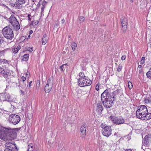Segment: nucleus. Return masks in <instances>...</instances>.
Wrapping results in <instances>:
<instances>
[{"label": "nucleus", "mask_w": 151, "mask_h": 151, "mask_svg": "<svg viewBox=\"0 0 151 151\" xmlns=\"http://www.w3.org/2000/svg\"><path fill=\"white\" fill-rule=\"evenodd\" d=\"M78 85L81 87L89 86L91 83V81L87 77L80 78L78 81Z\"/></svg>", "instance_id": "20e7f679"}, {"label": "nucleus", "mask_w": 151, "mask_h": 151, "mask_svg": "<svg viewBox=\"0 0 151 151\" xmlns=\"http://www.w3.org/2000/svg\"><path fill=\"white\" fill-rule=\"evenodd\" d=\"M115 99H111L110 100L107 99L105 100V101H104H104H101L103 105L105 107L109 108L113 105L114 103L113 101Z\"/></svg>", "instance_id": "9b49d317"}, {"label": "nucleus", "mask_w": 151, "mask_h": 151, "mask_svg": "<svg viewBox=\"0 0 151 151\" xmlns=\"http://www.w3.org/2000/svg\"><path fill=\"white\" fill-rule=\"evenodd\" d=\"M33 31L32 30H30L29 31V34L30 35L33 33Z\"/></svg>", "instance_id": "5fc2aeb1"}, {"label": "nucleus", "mask_w": 151, "mask_h": 151, "mask_svg": "<svg viewBox=\"0 0 151 151\" xmlns=\"http://www.w3.org/2000/svg\"><path fill=\"white\" fill-rule=\"evenodd\" d=\"M131 1H132V2H133V0H131Z\"/></svg>", "instance_id": "774afa93"}, {"label": "nucleus", "mask_w": 151, "mask_h": 151, "mask_svg": "<svg viewBox=\"0 0 151 151\" xmlns=\"http://www.w3.org/2000/svg\"><path fill=\"white\" fill-rule=\"evenodd\" d=\"M146 75L148 78L150 79L151 78V68H150L147 73Z\"/></svg>", "instance_id": "bb28decb"}, {"label": "nucleus", "mask_w": 151, "mask_h": 151, "mask_svg": "<svg viewBox=\"0 0 151 151\" xmlns=\"http://www.w3.org/2000/svg\"><path fill=\"white\" fill-rule=\"evenodd\" d=\"M20 120L19 115L13 114L10 115L8 120L10 124L15 125L19 122Z\"/></svg>", "instance_id": "39448f33"}, {"label": "nucleus", "mask_w": 151, "mask_h": 151, "mask_svg": "<svg viewBox=\"0 0 151 151\" xmlns=\"http://www.w3.org/2000/svg\"><path fill=\"white\" fill-rule=\"evenodd\" d=\"M33 150V146L32 144H29L28 146L27 151H32Z\"/></svg>", "instance_id": "cd10ccee"}, {"label": "nucleus", "mask_w": 151, "mask_h": 151, "mask_svg": "<svg viewBox=\"0 0 151 151\" xmlns=\"http://www.w3.org/2000/svg\"><path fill=\"white\" fill-rule=\"evenodd\" d=\"M124 151H132L131 149H128Z\"/></svg>", "instance_id": "6e6d98bb"}, {"label": "nucleus", "mask_w": 151, "mask_h": 151, "mask_svg": "<svg viewBox=\"0 0 151 151\" xmlns=\"http://www.w3.org/2000/svg\"><path fill=\"white\" fill-rule=\"evenodd\" d=\"M71 55H73V57L75 56V54L74 53H73V54H71Z\"/></svg>", "instance_id": "052dcab7"}, {"label": "nucleus", "mask_w": 151, "mask_h": 151, "mask_svg": "<svg viewBox=\"0 0 151 151\" xmlns=\"http://www.w3.org/2000/svg\"><path fill=\"white\" fill-rule=\"evenodd\" d=\"M21 80H22V83H24V81H25L26 80V78H25V77H24V76H22L21 77Z\"/></svg>", "instance_id": "ea45409f"}, {"label": "nucleus", "mask_w": 151, "mask_h": 151, "mask_svg": "<svg viewBox=\"0 0 151 151\" xmlns=\"http://www.w3.org/2000/svg\"><path fill=\"white\" fill-rule=\"evenodd\" d=\"M2 62H3L4 63H7L8 61L6 60H3Z\"/></svg>", "instance_id": "3c124183"}, {"label": "nucleus", "mask_w": 151, "mask_h": 151, "mask_svg": "<svg viewBox=\"0 0 151 151\" xmlns=\"http://www.w3.org/2000/svg\"><path fill=\"white\" fill-rule=\"evenodd\" d=\"M0 73L1 75L4 77L6 79H9L12 76L11 73L8 70H5L1 67H0Z\"/></svg>", "instance_id": "6e6552de"}, {"label": "nucleus", "mask_w": 151, "mask_h": 151, "mask_svg": "<svg viewBox=\"0 0 151 151\" xmlns=\"http://www.w3.org/2000/svg\"><path fill=\"white\" fill-rule=\"evenodd\" d=\"M28 17V20L30 21L31 20V17L32 16L31 15L29 14H28L27 16Z\"/></svg>", "instance_id": "a19ab883"}, {"label": "nucleus", "mask_w": 151, "mask_h": 151, "mask_svg": "<svg viewBox=\"0 0 151 151\" xmlns=\"http://www.w3.org/2000/svg\"><path fill=\"white\" fill-rule=\"evenodd\" d=\"M23 84H24V85H22L21 86V87H20L22 89H23V88H24L25 87V86H26L25 84H24V83Z\"/></svg>", "instance_id": "49530a36"}, {"label": "nucleus", "mask_w": 151, "mask_h": 151, "mask_svg": "<svg viewBox=\"0 0 151 151\" xmlns=\"http://www.w3.org/2000/svg\"><path fill=\"white\" fill-rule=\"evenodd\" d=\"M151 142V135L148 134L146 135L143 139L142 148H143L144 146H147Z\"/></svg>", "instance_id": "9d476101"}, {"label": "nucleus", "mask_w": 151, "mask_h": 151, "mask_svg": "<svg viewBox=\"0 0 151 151\" xmlns=\"http://www.w3.org/2000/svg\"><path fill=\"white\" fill-rule=\"evenodd\" d=\"M79 76L80 78H84L85 77H87L85 76V75L83 72H80L79 73Z\"/></svg>", "instance_id": "2f4dec72"}, {"label": "nucleus", "mask_w": 151, "mask_h": 151, "mask_svg": "<svg viewBox=\"0 0 151 151\" xmlns=\"http://www.w3.org/2000/svg\"><path fill=\"white\" fill-rule=\"evenodd\" d=\"M128 86L129 89H131L132 88L133 86L131 82H128Z\"/></svg>", "instance_id": "f704fd0d"}, {"label": "nucleus", "mask_w": 151, "mask_h": 151, "mask_svg": "<svg viewBox=\"0 0 151 151\" xmlns=\"http://www.w3.org/2000/svg\"><path fill=\"white\" fill-rule=\"evenodd\" d=\"M2 33L4 36L8 39L12 40L14 37L12 30L9 26L5 27L3 29Z\"/></svg>", "instance_id": "7ed1b4c3"}, {"label": "nucleus", "mask_w": 151, "mask_h": 151, "mask_svg": "<svg viewBox=\"0 0 151 151\" xmlns=\"http://www.w3.org/2000/svg\"><path fill=\"white\" fill-rule=\"evenodd\" d=\"M101 127L102 128H103V129H104L106 127H109V126H106V124H102L101 125Z\"/></svg>", "instance_id": "4c0bfd02"}, {"label": "nucleus", "mask_w": 151, "mask_h": 151, "mask_svg": "<svg viewBox=\"0 0 151 151\" xmlns=\"http://www.w3.org/2000/svg\"><path fill=\"white\" fill-rule=\"evenodd\" d=\"M80 131L81 132V137L82 138H83L85 137L86 135V127L85 124H83L81 127Z\"/></svg>", "instance_id": "4468645a"}, {"label": "nucleus", "mask_w": 151, "mask_h": 151, "mask_svg": "<svg viewBox=\"0 0 151 151\" xmlns=\"http://www.w3.org/2000/svg\"><path fill=\"white\" fill-rule=\"evenodd\" d=\"M65 22V20L64 19H63L62 20V21H61V22H62V24H63Z\"/></svg>", "instance_id": "603ef678"}, {"label": "nucleus", "mask_w": 151, "mask_h": 151, "mask_svg": "<svg viewBox=\"0 0 151 151\" xmlns=\"http://www.w3.org/2000/svg\"><path fill=\"white\" fill-rule=\"evenodd\" d=\"M1 40L0 39V44H1Z\"/></svg>", "instance_id": "e2e57ef3"}, {"label": "nucleus", "mask_w": 151, "mask_h": 151, "mask_svg": "<svg viewBox=\"0 0 151 151\" xmlns=\"http://www.w3.org/2000/svg\"><path fill=\"white\" fill-rule=\"evenodd\" d=\"M144 101L145 102V103L147 104L151 103V100L150 99H149L147 98L145 99Z\"/></svg>", "instance_id": "c85d7f7f"}, {"label": "nucleus", "mask_w": 151, "mask_h": 151, "mask_svg": "<svg viewBox=\"0 0 151 151\" xmlns=\"http://www.w3.org/2000/svg\"><path fill=\"white\" fill-rule=\"evenodd\" d=\"M21 47L20 45H18L17 47L16 48L17 49V50L18 51L20 49Z\"/></svg>", "instance_id": "09e8293b"}, {"label": "nucleus", "mask_w": 151, "mask_h": 151, "mask_svg": "<svg viewBox=\"0 0 151 151\" xmlns=\"http://www.w3.org/2000/svg\"><path fill=\"white\" fill-rule=\"evenodd\" d=\"M151 119V113H146V114H145V115L144 116V117L143 119H145L146 120H149Z\"/></svg>", "instance_id": "4be33fe9"}, {"label": "nucleus", "mask_w": 151, "mask_h": 151, "mask_svg": "<svg viewBox=\"0 0 151 151\" xmlns=\"http://www.w3.org/2000/svg\"><path fill=\"white\" fill-rule=\"evenodd\" d=\"M30 37V35H29L28 36V38H29Z\"/></svg>", "instance_id": "69168bd1"}, {"label": "nucleus", "mask_w": 151, "mask_h": 151, "mask_svg": "<svg viewBox=\"0 0 151 151\" xmlns=\"http://www.w3.org/2000/svg\"><path fill=\"white\" fill-rule=\"evenodd\" d=\"M77 46V44L75 42H73L71 44V47L73 50H75Z\"/></svg>", "instance_id": "5701e85b"}, {"label": "nucleus", "mask_w": 151, "mask_h": 151, "mask_svg": "<svg viewBox=\"0 0 151 151\" xmlns=\"http://www.w3.org/2000/svg\"><path fill=\"white\" fill-rule=\"evenodd\" d=\"M45 7V6L44 5H43L41 8L42 12L44 11V9Z\"/></svg>", "instance_id": "c03bdc74"}, {"label": "nucleus", "mask_w": 151, "mask_h": 151, "mask_svg": "<svg viewBox=\"0 0 151 151\" xmlns=\"http://www.w3.org/2000/svg\"><path fill=\"white\" fill-rule=\"evenodd\" d=\"M115 93L114 91L111 93L108 89H106L101 94V101H104V100L115 99Z\"/></svg>", "instance_id": "f03ea898"}, {"label": "nucleus", "mask_w": 151, "mask_h": 151, "mask_svg": "<svg viewBox=\"0 0 151 151\" xmlns=\"http://www.w3.org/2000/svg\"><path fill=\"white\" fill-rule=\"evenodd\" d=\"M58 21H56L55 23V24L54 25V27H58Z\"/></svg>", "instance_id": "37998d69"}, {"label": "nucleus", "mask_w": 151, "mask_h": 151, "mask_svg": "<svg viewBox=\"0 0 151 151\" xmlns=\"http://www.w3.org/2000/svg\"><path fill=\"white\" fill-rule=\"evenodd\" d=\"M14 83L15 85H16L19 88H20L21 86L20 84H21L19 83V84H18V83Z\"/></svg>", "instance_id": "a18cd8bd"}, {"label": "nucleus", "mask_w": 151, "mask_h": 151, "mask_svg": "<svg viewBox=\"0 0 151 151\" xmlns=\"http://www.w3.org/2000/svg\"><path fill=\"white\" fill-rule=\"evenodd\" d=\"M150 47H151V42L150 43Z\"/></svg>", "instance_id": "0e129e2a"}, {"label": "nucleus", "mask_w": 151, "mask_h": 151, "mask_svg": "<svg viewBox=\"0 0 151 151\" xmlns=\"http://www.w3.org/2000/svg\"><path fill=\"white\" fill-rule=\"evenodd\" d=\"M103 109L102 105L100 101H99L97 103L96 108V110L99 113H100L103 111Z\"/></svg>", "instance_id": "dca6fc26"}, {"label": "nucleus", "mask_w": 151, "mask_h": 151, "mask_svg": "<svg viewBox=\"0 0 151 151\" xmlns=\"http://www.w3.org/2000/svg\"><path fill=\"white\" fill-rule=\"evenodd\" d=\"M122 65L121 64H119L117 68V71L118 72H120L121 71L122 69Z\"/></svg>", "instance_id": "e433bc0d"}, {"label": "nucleus", "mask_w": 151, "mask_h": 151, "mask_svg": "<svg viewBox=\"0 0 151 151\" xmlns=\"http://www.w3.org/2000/svg\"><path fill=\"white\" fill-rule=\"evenodd\" d=\"M12 50L13 52L14 53H15V54H16V53H17L18 52V51L17 50V49L16 48H15V47L12 48Z\"/></svg>", "instance_id": "72a5a7b5"}, {"label": "nucleus", "mask_w": 151, "mask_h": 151, "mask_svg": "<svg viewBox=\"0 0 151 151\" xmlns=\"http://www.w3.org/2000/svg\"><path fill=\"white\" fill-rule=\"evenodd\" d=\"M66 64H63V65L60 66L59 67V68L60 69V70L61 71H63L64 69V67H63L64 65L66 66Z\"/></svg>", "instance_id": "c9c22d12"}, {"label": "nucleus", "mask_w": 151, "mask_h": 151, "mask_svg": "<svg viewBox=\"0 0 151 151\" xmlns=\"http://www.w3.org/2000/svg\"><path fill=\"white\" fill-rule=\"evenodd\" d=\"M13 129L8 128H4L1 132V137L10 139L13 137L16 134V132L13 131Z\"/></svg>", "instance_id": "f257e3e1"}, {"label": "nucleus", "mask_w": 151, "mask_h": 151, "mask_svg": "<svg viewBox=\"0 0 151 151\" xmlns=\"http://www.w3.org/2000/svg\"><path fill=\"white\" fill-rule=\"evenodd\" d=\"M85 18L84 17L81 16L80 17L79 19V22L80 23L83 22L85 20Z\"/></svg>", "instance_id": "7c9ffc66"}, {"label": "nucleus", "mask_w": 151, "mask_h": 151, "mask_svg": "<svg viewBox=\"0 0 151 151\" xmlns=\"http://www.w3.org/2000/svg\"><path fill=\"white\" fill-rule=\"evenodd\" d=\"M28 75V74H27V73H26V75Z\"/></svg>", "instance_id": "338daca9"}, {"label": "nucleus", "mask_w": 151, "mask_h": 151, "mask_svg": "<svg viewBox=\"0 0 151 151\" xmlns=\"http://www.w3.org/2000/svg\"><path fill=\"white\" fill-rule=\"evenodd\" d=\"M29 55L28 54H26L24 55L23 61H27L28 60Z\"/></svg>", "instance_id": "393cba45"}, {"label": "nucleus", "mask_w": 151, "mask_h": 151, "mask_svg": "<svg viewBox=\"0 0 151 151\" xmlns=\"http://www.w3.org/2000/svg\"><path fill=\"white\" fill-rule=\"evenodd\" d=\"M12 25L15 30H18L20 28V26L18 21L13 23Z\"/></svg>", "instance_id": "aec40b11"}, {"label": "nucleus", "mask_w": 151, "mask_h": 151, "mask_svg": "<svg viewBox=\"0 0 151 151\" xmlns=\"http://www.w3.org/2000/svg\"><path fill=\"white\" fill-rule=\"evenodd\" d=\"M102 131L103 135L106 137H109L111 134V129L110 126L106 127L104 129L102 130Z\"/></svg>", "instance_id": "ddd939ff"}, {"label": "nucleus", "mask_w": 151, "mask_h": 151, "mask_svg": "<svg viewBox=\"0 0 151 151\" xmlns=\"http://www.w3.org/2000/svg\"><path fill=\"white\" fill-rule=\"evenodd\" d=\"M48 39L47 35L46 34H44L42 40V44L45 45L47 43Z\"/></svg>", "instance_id": "412c9836"}, {"label": "nucleus", "mask_w": 151, "mask_h": 151, "mask_svg": "<svg viewBox=\"0 0 151 151\" xmlns=\"http://www.w3.org/2000/svg\"><path fill=\"white\" fill-rule=\"evenodd\" d=\"M145 114L142 113V112H139L137 111H136V116L137 118L139 119H143L144 117Z\"/></svg>", "instance_id": "a211bd4d"}, {"label": "nucleus", "mask_w": 151, "mask_h": 151, "mask_svg": "<svg viewBox=\"0 0 151 151\" xmlns=\"http://www.w3.org/2000/svg\"><path fill=\"white\" fill-rule=\"evenodd\" d=\"M29 48V49L28 50H29L30 52H31L32 51L33 49L32 47H30Z\"/></svg>", "instance_id": "de8ad7c7"}, {"label": "nucleus", "mask_w": 151, "mask_h": 151, "mask_svg": "<svg viewBox=\"0 0 151 151\" xmlns=\"http://www.w3.org/2000/svg\"><path fill=\"white\" fill-rule=\"evenodd\" d=\"M32 83V81H31L29 82V87H30L31 86V84Z\"/></svg>", "instance_id": "864d4df0"}, {"label": "nucleus", "mask_w": 151, "mask_h": 151, "mask_svg": "<svg viewBox=\"0 0 151 151\" xmlns=\"http://www.w3.org/2000/svg\"><path fill=\"white\" fill-rule=\"evenodd\" d=\"M40 80H37V81L36 88L37 89H39L40 88Z\"/></svg>", "instance_id": "a878e982"}, {"label": "nucleus", "mask_w": 151, "mask_h": 151, "mask_svg": "<svg viewBox=\"0 0 151 151\" xmlns=\"http://www.w3.org/2000/svg\"><path fill=\"white\" fill-rule=\"evenodd\" d=\"M100 85L101 84L99 83L96 84L95 87V89L96 91H98L99 90Z\"/></svg>", "instance_id": "473e14b6"}, {"label": "nucleus", "mask_w": 151, "mask_h": 151, "mask_svg": "<svg viewBox=\"0 0 151 151\" xmlns=\"http://www.w3.org/2000/svg\"><path fill=\"white\" fill-rule=\"evenodd\" d=\"M9 21L11 24L12 25L13 23L16 22H17V20L14 15H12L9 19Z\"/></svg>", "instance_id": "6ab92c4d"}, {"label": "nucleus", "mask_w": 151, "mask_h": 151, "mask_svg": "<svg viewBox=\"0 0 151 151\" xmlns=\"http://www.w3.org/2000/svg\"><path fill=\"white\" fill-rule=\"evenodd\" d=\"M39 23L38 21H32L31 22L30 24L32 25H37Z\"/></svg>", "instance_id": "c756f323"}, {"label": "nucleus", "mask_w": 151, "mask_h": 151, "mask_svg": "<svg viewBox=\"0 0 151 151\" xmlns=\"http://www.w3.org/2000/svg\"><path fill=\"white\" fill-rule=\"evenodd\" d=\"M26 0H16V3L17 5V7L18 9L20 8V5L25 3Z\"/></svg>", "instance_id": "f3484780"}, {"label": "nucleus", "mask_w": 151, "mask_h": 151, "mask_svg": "<svg viewBox=\"0 0 151 151\" xmlns=\"http://www.w3.org/2000/svg\"><path fill=\"white\" fill-rule=\"evenodd\" d=\"M145 57H142V59L141 60H145Z\"/></svg>", "instance_id": "13d9d810"}, {"label": "nucleus", "mask_w": 151, "mask_h": 151, "mask_svg": "<svg viewBox=\"0 0 151 151\" xmlns=\"http://www.w3.org/2000/svg\"><path fill=\"white\" fill-rule=\"evenodd\" d=\"M145 63V60H141V62H140V64L142 65L143 64Z\"/></svg>", "instance_id": "8fccbe9b"}, {"label": "nucleus", "mask_w": 151, "mask_h": 151, "mask_svg": "<svg viewBox=\"0 0 151 151\" xmlns=\"http://www.w3.org/2000/svg\"><path fill=\"white\" fill-rule=\"evenodd\" d=\"M111 121L115 124L117 125L121 124L124 123L128 124L127 123H124V120L122 117L118 118L115 116H110Z\"/></svg>", "instance_id": "423d86ee"}, {"label": "nucleus", "mask_w": 151, "mask_h": 151, "mask_svg": "<svg viewBox=\"0 0 151 151\" xmlns=\"http://www.w3.org/2000/svg\"><path fill=\"white\" fill-rule=\"evenodd\" d=\"M5 96L6 101H11V100L10 99V96L9 93H5Z\"/></svg>", "instance_id": "b1692460"}, {"label": "nucleus", "mask_w": 151, "mask_h": 151, "mask_svg": "<svg viewBox=\"0 0 151 151\" xmlns=\"http://www.w3.org/2000/svg\"><path fill=\"white\" fill-rule=\"evenodd\" d=\"M5 146L6 148L9 149L11 151H18L16 145L14 142H8L5 144Z\"/></svg>", "instance_id": "1a4fd4ad"}, {"label": "nucleus", "mask_w": 151, "mask_h": 151, "mask_svg": "<svg viewBox=\"0 0 151 151\" xmlns=\"http://www.w3.org/2000/svg\"><path fill=\"white\" fill-rule=\"evenodd\" d=\"M142 65H138V68H142Z\"/></svg>", "instance_id": "4d7b16f0"}, {"label": "nucleus", "mask_w": 151, "mask_h": 151, "mask_svg": "<svg viewBox=\"0 0 151 151\" xmlns=\"http://www.w3.org/2000/svg\"><path fill=\"white\" fill-rule=\"evenodd\" d=\"M145 147H146V146H144V147H143V148H142V149H143V150H144L145 151V149H146V148H145ZM146 147H148V146H146Z\"/></svg>", "instance_id": "bf43d9fd"}, {"label": "nucleus", "mask_w": 151, "mask_h": 151, "mask_svg": "<svg viewBox=\"0 0 151 151\" xmlns=\"http://www.w3.org/2000/svg\"><path fill=\"white\" fill-rule=\"evenodd\" d=\"M126 58V56L125 55H123L121 59L122 60H124Z\"/></svg>", "instance_id": "79ce46f5"}, {"label": "nucleus", "mask_w": 151, "mask_h": 151, "mask_svg": "<svg viewBox=\"0 0 151 151\" xmlns=\"http://www.w3.org/2000/svg\"><path fill=\"white\" fill-rule=\"evenodd\" d=\"M137 111L142 112V113L146 114L147 113V110L146 106L145 105H141L138 107Z\"/></svg>", "instance_id": "2eb2a0df"}, {"label": "nucleus", "mask_w": 151, "mask_h": 151, "mask_svg": "<svg viewBox=\"0 0 151 151\" xmlns=\"http://www.w3.org/2000/svg\"><path fill=\"white\" fill-rule=\"evenodd\" d=\"M52 82L50 79L47 81V83L45 87L44 90L46 93L50 92L52 90Z\"/></svg>", "instance_id": "f8f14e48"}, {"label": "nucleus", "mask_w": 151, "mask_h": 151, "mask_svg": "<svg viewBox=\"0 0 151 151\" xmlns=\"http://www.w3.org/2000/svg\"><path fill=\"white\" fill-rule=\"evenodd\" d=\"M141 70H139V73H141Z\"/></svg>", "instance_id": "680f3d73"}, {"label": "nucleus", "mask_w": 151, "mask_h": 151, "mask_svg": "<svg viewBox=\"0 0 151 151\" xmlns=\"http://www.w3.org/2000/svg\"><path fill=\"white\" fill-rule=\"evenodd\" d=\"M19 93L22 96H24L25 94L24 92L21 89H20L19 91Z\"/></svg>", "instance_id": "58836bf2"}, {"label": "nucleus", "mask_w": 151, "mask_h": 151, "mask_svg": "<svg viewBox=\"0 0 151 151\" xmlns=\"http://www.w3.org/2000/svg\"><path fill=\"white\" fill-rule=\"evenodd\" d=\"M121 30L123 33H125L127 29V25L128 24V20L127 18L122 17L121 19Z\"/></svg>", "instance_id": "0eeeda50"}]
</instances>
